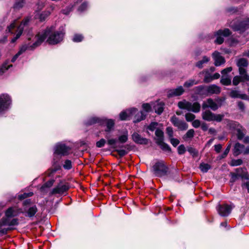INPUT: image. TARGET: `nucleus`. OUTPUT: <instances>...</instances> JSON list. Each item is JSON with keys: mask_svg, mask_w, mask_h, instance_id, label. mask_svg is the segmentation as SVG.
<instances>
[{"mask_svg": "<svg viewBox=\"0 0 249 249\" xmlns=\"http://www.w3.org/2000/svg\"><path fill=\"white\" fill-rule=\"evenodd\" d=\"M55 27L54 26H51L48 27L44 31L39 33L35 37L36 39L33 43V46H31L33 48H36L40 45L45 39L48 37L47 42L50 44H56L61 42L63 38L65 32L63 29L59 31H55Z\"/></svg>", "mask_w": 249, "mask_h": 249, "instance_id": "obj_1", "label": "nucleus"}, {"mask_svg": "<svg viewBox=\"0 0 249 249\" xmlns=\"http://www.w3.org/2000/svg\"><path fill=\"white\" fill-rule=\"evenodd\" d=\"M98 123L101 125H106V132H110L114 126V121L112 119H100L97 117H92L87 122V125H89Z\"/></svg>", "mask_w": 249, "mask_h": 249, "instance_id": "obj_2", "label": "nucleus"}, {"mask_svg": "<svg viewBox=\"0 0 249 249\" xmlns=\"http://www.w3.org/2000/svg\"><path fill=\"white\" fill-rule=\"evenodd\" d=\"M178 107L180 109H186L195 113L198 112L200 110V105L198 103L195 102L192 104L185 100L179 102Z\"/></svg>", "mask_w": 249, "mask_h": 249, "instance_id": "obj_3", "label": "nucleus"}, {"mask_svg": "<svg viewBox=\"0 0 249 249\" xmlns=\"http://www.w3.org/2000/svg\"><path fill=\"white\" fill-rule=\"evenodd\" d=\"M226 123L228 127L230 129L236 130L237 131V137L238 139L241 140L243 138L245 134V130L238 123L227 120Z\"/></svg>", "mask_w": 249, "mask_h": 249, "instance_id": "obj_4", "label": "nucleus"}, {"mask_svg": "<svg viewBox=\"0 0 249 249\" xmlns=\"http://www.w3.org/2000/svg\"><path fill=\"white\" fill-rule=\"evenodd\" d=\"M155 140L156 143L159 145L163 150L170 151L171 148L169 146L163 142L164 133L163 131L160 128H157L155 131Z\"/></svg>", "mask_w": 249, "mask_h": 249, "instance_id": "obj_5", "label": "nucleus"}, {"mask_svg": "<svg viewBox=\"0 0 249 249\" xmlns=\"http://www.w3.org/2000/svg\"><path fill=\"white\" fill-rule=\"evenodd\" d=\"M18 224V219L17 218H2L0 220V233L2 234H6L10 228H2L3 226H15Z\"/></svg>", "mask_w": 249, "mask_h": 249, "instance_id": "obj_6", "label": "nucleus"}, {"mask_svg": "<svg viewBox=\"0 0 249 249\" xmlns=\"http://www.w3.org/2000/svg\"><path fill=\"white\" fill-rule=\"evenodd\" d=\"M11 104V99L7 94L0 95V114L7 110Z\"/></svg>", "mask_w": 249, "mask_h": 249, "instance_id": "obj_7", "label": "nucleus"}, {"mask_svg": "<svg viewBox=\"0 0 249 249\" xmlns=\"http://www.w3.org/2000/svg\"><path fill=\"white\" fill-rule=\"evenodd\" d=\"M153 172L156 176L160 177L166 175L167 167L163 161L156 162L153 167Z\"/></svg>", "mask_w": 249, "mask_h": 249, "instance_id": "obj_8", "label": "nucleus"}, {"mask_svg": "<svg viewBox=\"0 0 249 249\" xmlns=\"http://www.w3.org/2000/svg\"><path fill=\"white\" fill-rule=\"evenodd\" d=\"M234 207L233 204H219L217 207V210L219 215L221 216H227L231 213L232 209Z\"/></svg>", "mask_w": 249, "mask_h": 249, "instance_id": "obj_9", "label": "nucleus"}, {"mask_svg": "<svg viewBox=\"0 0 249 249\" xmlns=\"http://www.w3.org/2000/svg\"><path fill=\"white\" fill-rule=\"evenodd\" d=\"M231 34V31L228 29L224 30H219L215 34L216 38L214 42L218 44H221L224 41V37H227Z\"/></svg>", "mask_w": 249, "mask_h": 249, "instance_id": "obj_10", "label": "nucleus"}, {"mask_svg": "<svg viewBox=\"0 0 249 249\" xmlns=\"http://www.w3.org/2000/svg\"><path fill=\"white\" fill-rule=\"evenodd\" d=\"M70 148L65 144L59 143L55 145L54 149V154L61 155L63 156L67 155L69 153Z\"/></svg>", "mask_w": 249, "mask_h": 249, "instance_id": "obj_11", "label": "nucleus"}, {"mask_svg": "<svg viewBox=\"0 0 249 249\" xmlns=\"http://www.w3.org/2000/svg\"><path fill=\"white\" fill-rule=\"evenodd\" d=\"M171 122L173 125L180 130H185L188 128V125L184 121L180 120L176 116H173L171 118Z\"/></svg>", "mask_w": 249, "mask_h": 249, "instance_id": "obj_12", "label": "nucleus"}, {"mask_svg": "<svg viewBox=\"0 0 249 249\" xmlns=\"http://www.w3.org/2000/svg\"><path fill=\"white\" fill-rule=\"evenodd\" d=\"M230 26L235 31H239L240 32H243L247 29L249 28V19L243 20L238 23V25H234L231 23Z\"/></svg>", "mask_w": 249, "mask_h": 249, "instance_id": "obj_13", "label": "nucleus"}, {"mask_svg": "<svg viewBox=\"0 0 249 249\" xmlns=\"http://www.w3.org/2000/svg\"><path fill=\"white\" fill-rule=\"evenodd\" d=\"M220 106L221 104L218 105L211 98H209L206 101L204 102L202 106V108L204 109L210 107L213 111L217 110Z\"/></svg>", "mask_w": 249, "mask_h": 249, "instance_id": "obj_14", "label": "nucleus"}, {"mask_svg": "<svg viewBox=\"0 0 249 249\" xmlns=\"http://www.w3.org/2000/svg\"><path fill=\"white\" fill-rule=\"evenodd\" d=\"M29 19L28 18H26L24 19L21 23L20 25L18 27V28L17 29V33L16 36L15 37H14L12 40L11 42L14 43L16 41V40L21 35L22 33L23 30L24 29V27L27 25L28 23L29 22Z\"/></svg>", "mask_w": 249, "mask_h": 249, "instance_id": "obj_15", "label": "nucleus"}, {"mask_svg": "<svg viewBox=\"0 0 249 249\" xmlns=\"http://www.w3.org/2000/svg\"><path fill=\"white\" fill-rule=\"evenodd\" d=\"M137 111L136 108H132L125 111H122L120 114V119L121 120L129 119V118L135 114Z\"/></svg>", "mask_w": 249, "mask_h": 249, "instance_id": "obj_16", "label": "nucleus"}, {"mask_svg": "<svg viewBox=\"0 0 249 249\" xmlns=\"http://www.w3.org/2000/svg\"><path fill=\"white\" fill-rule=\"evenodd\" d=\"M212 55L214 60V64L215 66H219L225 63V61L224 58L220 55L219 52L215 51L213 53Z\"/></svg>", "mask_w": 249, "mask_h": 249, "instance_id": "obj_17", "label": "nucleus"}, {"mask_svg": "<svg viewBox=\"0 0 249 249\" xmlns=\"http://www.w3.org/2000/svg\"><path fill=\"white\" fill-rule=\"evenodd\" d=\"M133 141L137 143L141 144H146L148 143V140L146 138L142 137L138 133L135 132L132 135Z\"/></svg>", "mask_w": 249, "mask_h": 249, "instance_id": "obj_18", "label": "nucleus"}, {"mask_svg": "<svg viewBox=\"0 0 249 249\" xmlns=\"http://www.w3.org/2000/svg\"><path fill=\"white\" fill-rule=\"evenodd\" d=\"M69 189V187L66 184H58L56 187L54 188L52 192V194H62L66 192Z\"/></svg>", "mask_w": 249, "mask_h": 249, "instance_id": "obj_19", "label": "nucleus"}, {"mask_svg": "<svg viewBox=\"0 0 249 249\" xmlns=\"http://www.w3.org/2000/svg\"><path fill=\"white\" fill-rule=\"evenodd\" d=\"M31 46H33V43L31 44L30 43H28L27 44H25L23 45L18 52L12 58L11 61L12 62H14L18 57L24 52H25L26 50H33L35 48H32Z\"/></svg>", "mask_w": 249, "mask_h": 249, "instance_id": "obj_20", "label": "nucleus"}, {"mask_svg": "<svg viewBox=\"0 0 249 249\" xmlns=\"http://www.w3.org/2000/svg\"><path fill=\"white\" fill-rule=\"evenodd\" d=\"M236 171L237 172L236 173H231V182H234L239 177H241L242 178H245L246 179L249 178V175L247 174H246L245 176L240 174L241 173L243 172V169L242 168H237V169H236Z\"/></svg>", "mask_w": 249, "mask_h": 249, "instance_id": "obj_21", "label": "nucleus"}, {"mask_svg": "<svg viewBox=\"0 0 249 249\" xmlns=\"http://www.w3.org/2000/svg\"><path fill=\"white\" fill-rule=\"evenodd\" d=\"M184 89L181 86L178 87V88L171 89L169 91L168 93V96L169 97L173 96H179L184 92Z\"/></svg>", "mask_w": 249, "mask_h": 249, "instance_id": "obj_22", "label": "nucleus"}, {"mask_svg": "<svg viewBox=\"0 0 249 249\" xmlns=\"http://www.w3.org/2000/svg\"><path fill=\"white\" fill-rule=\"evenodd\" d=\"M206 91L209 94H218L220 92V88L215 85H211L206 87Z\"/></svg>", "mask_w": 249, "mask_h": 249, "instance_id": "obj_23", "label": "nucleus"}, {"mask_svg": "<svg viewBox=\"0 0 249 249\" xmlns=\"http://www.w3.org/2000/svg\"><path fill=\"white\" fill-rule=\"evenodd\" d=\"M244 150V145L239 143V142H237L235 143L233 151V155L235 156H237L243 153Z\"/></svg>", "mask_w": 249, "mask_h": 249, "instance_id": "obj_24", "label": "nucleus"}, {"mask_svg": "<svg viewBox=\"0 0 249 249\" xmlns=\"http://www.w3.org/2000/svg\"><path fill=\"white\" fill-rule=\"evenodd\" d=\"M213 114L211 111L207 110L202 112V117L205 121H213Z\"/></svg>", "mask_w": 249, "mask_h": 249, "instance_id": "obj_25", "label": "nucleus"}, {"mask_svg": "<svg viewBox=\"0 0 249 249\" xmlns=\"http://www.w3.org/2000/svg\"><path fill=\"white\" fill-rule=\"evenodd\" d=\"M153 107L155 112L159 114H160L163 111L164 104L162 102H156Z\"/></svg>", "mask_w": 249, "mask_h": 249, "instance_id": "obj_26", "label": "nucleus"}, {"mask_svg": "<svg viewBox=\"0 0 249 249\" xmlns=\"http://www.w3.org/2000/svg\"><path fill=\"white\" fill-rule=\"evenodd\" d=\"M230 95L232 98H239L242 99H246L247 96L246 94H240L239 91L236 90H232L230 93Z\"/></svg>", "mask_w": 249, "mask_h": 249, "instance_id": "obj_27", "label": "nucleus"}, {"mask_svg": "<svg viewBox=\"0 0 249 249\" xmlns=\"http://www.w3.org/2000/svg\"><path fill=\"white\" fill-rule=\"evenodd\" d=\"M18 214L17 212L16 211V209L10 207L6 211L5 218H11L12 217L16 216Z\"/></svg>", "mask_w": 249, "mask_h": 249, "instance_id": "obj_28", "label": "nucleus"}, {"mask_svg": "<svg viewBox=\"0 0 249 249\" xmlns=\"http://www.w3.org/2000/svg\"><path fill=\"white\" fill-rule=\"evenodd\" d=\"M248 65L249 62L248 60L244 58L239 59L237 62V65L239 68V70H240V69H245Z\"/></svg>", "mask_w": 249, "mask_h": 249, "instance_id": "obj_29", "label": "nucleus"}, {"mask_svg": "<svg viewBox=\"0 0 249 249\" xmlns=\"http://www.w3.org/2000/svg\"><path fill=\"white\" fill-rule=\"evenodd\" d=\"M239 72L242 81H249V75L247 74L245 69H240Z\"/></svg>", "mask_w": 249, "mask_h": 249, "instance_id": "obj_30", "label": "nucleus"}, {"mask_svg": "<svg viewBox=\"0 0 249 249\" xmlns=\"http://www.w3.org/2000/svg\"><path fill=\"white\" fill-rule=\"evenodd\" d=\"M37 211V209L36 206H35V205L32 206L30 207V208H29V209L26 211V213H27L26 215L29 217H33L35 215V214L36 213Z\"/></svg>", "mask_w": 249, "mask_h": 249, "instance_id": "obj_31", "label": "nucleus"}, {"mask_svg": "<svg viewBox=\"0 0 249 249\" xmlns=\"http://www.w3.org/2000/svg\"><path fill=\"white\" fill-rule=\"evenodd\" d=\"M210 61V58L207 56H204L202 59L198 61L196 63V66L199 69H201L203 67V64L208 63Z\"/></svg>", "mask_w": 249, "mask_h": 249, "instance_id": "obj_32", "label": "nucleus"}, {"mask_svg": "<svg viewBox=\"0 0 249 249\" xmlns=\"http://www.w3.org/2000/svg\"><path fill=\"white\" fill-rule=\"evenodd\" d=\"M128 140V132L127 131H125L123 134L121 135L118 138L119 141L122 143H125L127 142Z\"/></svg>", "mask_w": 249, "mask_h": 249, "instance_id": "obj_33", "label": "nucleus"}, {"mask_svg": "<svg viewBox=\"0 0 249 249\" xmlns=\"http://www.w3.org/2000/svg\"><path fill=\"white\" fill-rule=\"evenodd\" d=\"M145 116L146 115L142 111L138 112V113L135 115V118L136 120L134 122H138L144 120Z\"/></svg>", "mask_w": 249, "mask_h": 249, "instance_id": "obj_34", "label": "nucleus"}, {"mask_svg": "<svg viewBox=\"0 0 249 249\" xmlns=\"http://www.w3.org/2000/svg\"><path fill=\"white\" fill-rule=\"evenodd\" d=\"M11 67H12V65L8 64V63H4L0 68V75H1L3 73H4Z\"/></svg>", "mask_w": 249, "mask_h": 249, "instance_id": "obj_35", "label": "nucleus"}, {"mask_svg": "<svg viewBox=\"0 0 249 249\" xmlns=\"http://www.w3.org/2000/svg\"><path fill=\"white\" fill-rule=\"evenodd\" d=\"M221 82L224 85L228 86L231 84V79L227 76L223 75L222 76Z\"/></svg>", "mask_w": 249, "mask_h": 249, "instance_id": "obj_36", "label": "nucleus"}, {"mask_svg": "<svg viewBox=\"0 0 249 249\" xmlns=\"http://www.w3.org/2000/svg\"><path fill=\"white\" fill-rule=\"evenodd\" d=\"M199 168L202 172L206 173L211 168V165L208 163H202L200 164Z\"/></svg>", "mask_w": 249, "mask_h": 249, "instance_id": "obj_37", "label": "nucleus"}, {"mask_svg": "<svg viewBox=\"0 0 249 249\" xmlns=\"http://www.w3.org/2000/svg\"><path fill=\"white\" fill-rule=\"evenodd\" d=\"M195 131L194 129H189L186 134L184 135L183 138L185 140H186L187 139L192 138L194 136Z\"/></svg>", "mask_w": 249, "mask_h": 249, "instance_id": "obj_38", "label": "nucleus"}, {"mask_svg": "<svg viewBox=\"0 0 249 249\" xmlns=\"http://www.w3.org/2000/svg\"><path fill=\"white\" fill-rule=\"evenodd\" d=\"M197 84V82L196 81V80L193 79H190L188 81H186L184 84V87L186 88H190L193 86L194 85H196Z\"/></svg>", "mask_w": 249, "mask_h": 249, "instance_id": "obj_39", "label": "nucleus"}, {"mask_svg": "<svg viewBox=\"0 0 249 249\" xmlns=\"http://www.w3.org/2000/svg\"><path fill=\"white\" fill-rule=\"evenodd\" d=\"M224 117V114H213V121H216L217 122H220Z\"/></svg>", "mask_w": 249, "mask_h": 249, "instance_id": "obj_40", "label": "nucleus"}, {"mask_svg": "<svg viewBox=\"0 0 249 249\" xmlns=\"http://www.w3.org/2000/svg\"><path fill=\"white\" fill-rule=\"evenodd\" d=\"M53 179H51L47 182H46L41 187V190L42 191H44L45 188H50L51 187L54 183Z\"/></svg>", "mask_w": 249, "mask_h": 249, "instance_id": "obj_41", "label": "nucleus"}, {"mask_svg": "<svg viewBox=\"0 0 249 249\" xmlns=\"http://www.w3.org/2000/svg\"><path fill=\"white\" fill-rule=\"evenodd\" d=\"M63 167L66 170H70L72 168V162L71 160H67L65 161Z\"/></svg>", "mask_w": 249, "mask_h": 249, "instance_id": "obj_42", "label": "nucleus"}, {"mask_svg": "<svg viewBox=\"0 0 249 249\" xmlns=\"http://www.w3.org/2000/svg\"><path fill=\"white\" fill-rule=\"evenodd\" d=\"M159 124L156 122H152L148 126V129L152 131L156 130L157 128H159L158 126Z\"/></svg>", "mask_w": 249, "mask_h": 249, "instance_id": "obj_43", "label": "nucleus"}, {"mask_svg": "<svg viewBox=\"0 0 249 249\" xmlns=\"http://www.w3.org/2000/svg\"><path fill=\"white\" fill-rule=\"evenodd\" d=\"M33 195V193H32V192L24 193L22 194L18 195V197L19 199L22 200L27 197L31 196Z\"/></svg>", "mask_w": 249, "mask_h": 249, "instance_id": "obj_44", "label": "nucleus"}, {"mask_svg": "<svg viewBox=\"0 0 249 249\" xmlns=\"http://www.w3.org/2000/svg\"><path fill=\"white\" fill-rule=\"evenodd\" d=\"M242 160L241 159L232 160L230 164L232 166H236L241 165L242 163Z\"/></svg>", "mask_w": 249, "mask_h": 249, "instance_id": "obj_45", "label": "nucleus"}, {"mask_svg": "<svg viewBox=\"0 0 249 249\" xmlns=\"http://www.w3.org/2000/svg\"><path fill=\"white\" fill-rule=\"evenodd\" d=\"M83 39V36L82 35L75 34L74 35L72 40L75 42H81Z\"/></svg>", "mask_w": 249, "mask_h": 249, "instance_id": "obj_46", "label": "nucleus"}, {"mask_svg": "<svg viewBox=\"0 0 249 249\" xmlns=\"http://www.w3.org/2000/svg\"><path fill=\"white\" fill-rule=\"evenodd\" d=\"M50 15V12L49 11L43 12L39 16L40 20L42 21L45 19V18Z\"/></svg>", "mask_w": 249, "mask_h": 249, "instance_id": "obj_47", "label": "nucleus"}, {"mask_svg": "<svg viewBox=\"0 0 249 249\" xmlns=\"http://www.w3.org/2000/svg\"><path fill=\"white\" fill-rule=\"evenodd\" d=\"M185 119L188 122H191L193 121L196 116L194 114L191 113H187L185 114Z\"/></svg>", "mask_w": 249, "mask_h": 249, "instance_id": "obj_48", "label": "nucleus"}, {"mask_svg": "<svg viewBox=\"0 0 249 249\" xmlns=\"http://www.w3.org/2000/svg\"><path fill=\"white\" fill-rule=\"evenodd\" d=\"M166 133L169 138H173V130L171 127H167L166 129Z\"/></svg>", "mask_w": 249, "mask_h": 249, "instance_id": "obj_49", "label": "nucleus"}, {"mask_svg": "<svg viewBox=\"0 0 249 249\" xmlns=\"http://www.w3.org/2000/svg\"><path fill=\"white\" fill-rule=\"evenodd\" d=\"M105 137L107 139V144L109 145L114 146L116 144V143L117 142L116 139H108L107 135H106Z\"/></svg>", "mask_w": 249, "mask_h": 249, "instance_id": "obj_50", "label": "nucleus"}, {"mask_svg": "<svg viewBox=\"0 0 249 249\" xmlns=\"http://www.w3.org/2000/svg\"><path fill=\"white\" fill-rule=\"evenodd\" d=\"M186 151V149L184 145H180L178 148V154H183Z\"/></svg>", "mask_w": 249, "mask_h": 249, "instance_id": "obj_51", "label": "nucleus"}, {"mask_svg": "<svg viewBox=\"0 0 249 249\" xmlns=\"http://www.w3.org/2000/svg\"><path fill=\"white\" fill-rule=\"evenodd\" d=\"M106 140L104 139H101L100 141L96 142V146L98 148L103 147L106 143Z\"/></svg>", "mask_w": 249, "mask_h": 249, "instance_id": "obj_52", "label": "nucleus"}, {"mask_svg": "<svg viewBox=\"0 0 249 249\" xmlns=\"http://www.w3.org/2000/svg\"><path fill=\"white\" fill-rule=\"evenodd\" d=\"M17 25V23L16 21H14L13 23H12L8 27L7 30L9 32L13 34L14 33L13 30L16 28Z\"/></svg>", "mask_w": 249, "mask_h": 249, "instance_id": "obj_53", "label": "nucleus"}, {"mask_svg": "<svg viewBox=\"0 0 249 249\" xmlns=\"http://www.w3.org/2000/svg\"><path fill=\"white\" fill-rule=\"evenodd\" d=\"M241 81H242V79L239 76H235L232 81L233 84L235 86L237 85Z\"/></svg>", "mask_w": 249, "mask_h": 249, "instance_id": "obj_54", "label": "nucleus"}, {"mask_svg": "<svg viewBox=\"0 0 249 249\" xmlns=\"http://www.w3.org/2000/svg\"><path fill=\"white\" fill-rule=\"evenodd\" d=\"M231 147V144L230 143L227 146V147L226 148L225 150L224 151V153L222 154V155L221 156V158H224L227 156V155H228V154L229 153V152L230 150Z\"/></svg>", "mask_w": 249, "mask_h": 249, "instance_id": "obj_55", "label": "nucleus"}, {"mask_svg": "<svg viewBox=\"0 0 249 249\" xmlns=\"http://www.w3.org/2000/svg\"><path fill=\"white\" fill-rule=\"evenodd\" d=\"M170 141L171 143L173 145V146H177L179 143V141L177 139H175L173 138H171L170 139Z\"/></svg>", "mask_w": 249, "mask_h": 249, "instance_id": "obj_56", "label": "nucleus"}, {"mask_svg": "<svg viewBox=\"0 0 249 249\" xmlns=\"http://www.w3.org/2000/svg\"><path fill=\"white\" fill-rule=\"evenodd\" d=\"M142 108L146 112H149L151 110V106L148 103L143 104L142 105Z\"/></svg>", "mask_w": 249, "mask_h": 249, "instance_id": "obj_57", "label": "nucleus"}, {"mask_svg": "<svg viewBox=\"0 0 249 249\" xmlns=\"http://www.w3.org/2000/svg\"><path fill=\"white\" fill-rule=\"evenodd\" d=\"M188 151L193 156H196L197 155V151L193 147H189L188 148Z\"/></svg>", "mask_w": 249, "mask_h": 249, "instance_id": "obj_58", "label": "nucleus"}, {"mask_svg": "<svg viewBox=\"0 0 249 249\" xmlns=\"http://www.w3.org/2000/svg\"><path fill=\"white\" fill-rule=\"evenodd\" d=\"M88 7V4L86 2L83 3L79 7L78 11L80 12L84 11Z\"/></svg>", "mask_w": 249, "mask_h": 249, "instance_id": "obj_59", "label": "nucleus"}, {"mask_svg": "<svg viewBox=\"0 0 249 249\" xmlns=\"http://www.w3.org/2000/svg\"><path fill=\"white\" fill-rule=\"evenodd\" d=\"M192 125L195 128H198L201 125L200 121L198 120H194L192 122Z\"/></svg>", "mask_w": 249, "mask_h": 249, "instance_id": "obj_60", "label": "nucleus"}, {"mask_svg": "<svg viewBox=\"0 0 249 249\" xmlns=\"http://www.w3.org/2000/svg\"><path fill=\"white\" fill-rule=\"evenodd\" d=\"M213 80L212 76L210 74H206L204 78V81L205 83H209Z\"/></svg>", "mask_w": 249, "mask_h": 249, "instance_id": "obj_61", "label": "nucleus"}, {"mask_svg": "<svg viewBox=\"0 0 249 249\" xmlns=\"http://www.w3.org/2000/svg\"><path fill=\"white\" fill-rule=\"evenodd\" d=\"M232 71V68L231 67H228L227 68L224 70H223L221 71V73L223 75L226 74L227 73L231 72Z\"/></svg>", "mask_w": 249, "mask_h": 249, "instance_id": "obj_62", "label": "nucleus"}, {"mask_svg": "<svg viewBox=\"0 0 249 249\" xmlns=\"http://www.w3.org/2000/svg\"><path fill=\"white\" fill-rule=\"evenodd\" d=\"M116 151L118 154L121 157L125 155L127 153L126 151L124 149L117 150Z\"/></svg>", "mask_w": 249, "mask_h": 249, "instance_id": "obj_63", "label": "nucleus"}, {"mask_svg": "<svg viewBox=\"0 0 249 249\" xmlns=\"http://www.w3.org/2000/svg\"><path fill=\"white\" fill-rule=\"evenodd\" d=\"M222 147V146L221 144H216L214 145V150L217 153H219L220 151H221Z\"/></svg>", "mask_w": 249, "mask_h": 249, "instance_id": "obj_64", "label": "nucleus"}]
</instances>
